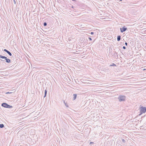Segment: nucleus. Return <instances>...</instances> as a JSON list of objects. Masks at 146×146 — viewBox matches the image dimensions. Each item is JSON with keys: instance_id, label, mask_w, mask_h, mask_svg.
<instances>
[{"instance_id": "1", "label": "nucleus", "mask_w": 146, "mask_h": 146, "mask_svg": "<svg viewBox=\"0 0 146 146\" xmlns=\"http://www.w3.org/2000/svg\"><path fill=\"white\" fill-rule=\"evenodd\" d=\"M126 97L125 96L120 95L119 96L118 99L119 102L123 101L125 100Z\"/></svg>"}, {"instance_id": "2", "label": "nucleus", "mask_w": 146, "mask_h": 146, "mask_svg": "<svg viewBox=\"0 0 146 146\" xmlns=\"http://www.w3.org/2000/svg\"><path fill=\"white\" fill-rule=\"evenodd\" d=\"M1 106L5 108H12L13 107L11 106H10L6 103H3L1 104Z\"/></svg>"}, {"instance_id": "3", "label": "nucleus", "mask_w": 146, "mask_h": 146, "mask_svg": "<svg viewBox=\"0 0 146 146\" xmlns=\"http://www.w3.org/2000/svg\"><path fill=\"white\" fill-rule=\"evenodd\" d=\"M140 113L139 115H141L143 113H144L146 112V107H141L140 108Z\"/></svg>"}, {"instance_id": "4", "label": "nucleus", "mask_w": 146, "mask_h": 146, "mask_svg": "<svg viewBox=\"0 0 146 146\" xmlns=\"http://www.w3.org/2000/svg\"><path fill=\"white\" fill-rule=\"evenodd\" d=\"M68 42L69 43H73L75 42L74 38H73L72 37H68Z\"/></svg>"}, {"instance_id": "5", "label": "nucleus", "mask_w": 146, "mask_h": 146, "mask_svg": "<svg viewBox=\"0 0 146 146\" xmlns=\"http://www.w3.org/2000/svg\"><path fill=\"white\" fill-rule=\"evenodd\" d=\"M127 29V28L125 26H124L122 27V28H120L121 32V33L125 31Z\"/></svg>"}, {"instance_id": "6", "label": "nucleus", "mask_w": 146, "mask_h": 146, "mask_svg": "<svg viewBox=\"0 0 146 146\" xmlns=\"http://www.w3.org/2000/svg\"><path fill=\"white\" fill-rule=\"evenodd\" d=\"M4 51L6 52L7 53L9 54V56H12L11 53L10 52H9V51L7 50V49H4Z\"/></svg>"}, {"instance_id": "7", "label": "nucleus", "mask_w": 146, "mask_h": 146, "mask_svg": "<svg viewBox=\"0 0 146 146\" xmlns=\"http://www.w3.org/2000/svg\"><path fill=\"white\" fill-rule=\"evenodd\" d=\"M36 42L38 44H40L42 42V40H40L39 38H37L36 39Z\"/></svg>"}, {"instance_id": "8", "label": "nucleus", "mask_w": 146, "mask_h": 146, "mask_svg": "<svg viewBox=\"0 0 146 146\" xmlns=\"http://www.w3.org/2000/svg\"><path fill=\"white\" fill-rule=\"evenodd\" d=\"M6 60V62L8 63H10L11 62V60L10 59L7 58H6V59L5 60Z\"/></svg>"}, {"instance_id": "9", "label": "nucleus", "mask_w": 146, "mask_h": 146, "mask_svg": "<svg viewBox=\"0 0 146 146\" xmlns=\"http://www.w3.org/2000/svg\"><path fill=\"white\" fill-rule=\"evenodd\" d=\"M73 95L74 96V97L73 98V100H75L76 98L77 95L76 94H73Z\"/></svg>"}, {"instance_id": "10", "label": "nucleus", "mask_w": 146, "mask_h": 146, "mask_svg": "<svg viewBox=\"0 0 146 146\" xmlns=\"http://www.w3.org/2000/svg\"><path fill=\"white\" fill-rule=\"evenodd\" d=\"M0 58L3 59H6L7 57L5 56H4L0 55Z\"/></svg>"}, {"instance_id": "11", "label": "nucleus", "mask_w": 146, "mask_h": 146, "mask_svg": "<svg viewBox=\"0 0 146 146\" xmlns=\"http://www.w3.org/2000/svg\"><path fill=\"white\" fill-rule=\"evenodd\" d=\"M0 58L3 59H6L7 57L5 56H4L0 55Z\"/></svg>"}, {"instance_id": "12", "label": "nucleus", "mask_w": 146, "mask_h": 146, "mask_svg": "<svg viewBox=\"0 0 146 146\" xmlns=\"http://www.w3.org/2000/svg\"><path fill=\"white\" fill-rule=\"evenodd\" d=\"M47 92V90H45L44 91V98L46 96Z\"/></svg>"}, {"instance_id": "13", "label": "nucleus", "mask_w": 146, "mask_h": 146, "mask_svg": "<svg viewBox=\"0 0 146 146\" xmlns=\"http://www.w3.org/2000/svg\"><path fill=\"white\" fill-rule=\"evenodd\" d=\"M116 66V64L114 63H113L112 64L110 65V66Z\"/></svg>"}, {"instance_id": "14", "label": "nucleus", "mask_w": 146, "mask_h": 146, "mask_svg": "<svg viewBox=\"0 0 146 146\" xmlns=\"http://www.w3.org/2000/svg\"><path fill=\"white\" fill-rule=\"evenodd\" d=\"M4 127V125L3 124H0V127L1 128H2L3 127Z\"/></svg>"}, {"instance_id": "15", "label": "nucleus", "mask_w": 146, "mask_h": 146, "mask_svg": "<svg viewBox=\"0 0 146 146\" xmlns=\"http://www.w3.org/2000/svg\"><path fill=\"white\" fill-rule=\"evenodd\" d=\"M121 37H117V40L118 41H119L121 39Z\"/></svg>"}, {"instance_id": "16", "label": "nucleus", "mask_w": 146, "mask_h": 146, "mask_svg": "<svg viewBox=\"0 0 146 146\" xmlns=\"http://www.w3.org/2000/svg\"><path fill=\"white\" fill-rule=\"evenodd\" d=\"M47 25V23L46 22H44L43 23V25L44 26H46Z\"/></svg>"}, {"instance_id": "17", "label": "nucleus", "mask_w": 146, "mask_h": 146, "mask_svg": "<svg viewBox=\"0 0 146 146\" xmlns=\"http://www.w3.org/2000/svg\"><path fill=\"white\" fill-rule=\"evenodd\" d=\"M122 141L123 142V143H125V140L123 139H122Z\"/></svg>"}, {"instance_id": "18", "label": "nucleus", "mask_w": 146, "mask_h": 146, "mask_svg": "<svg viewBox=\"0 0 146 146\" xmlns=\"http://www.w3.org/2000/svg\"><path fill=\"white\" fill-rule=\"evenodd\" d=\"M89 34H90L92 35H93V34H94V33L93 32H91V33H89Z\"/></svg>"}, {"instance_id": "19", "label": "nucleus", "mask_w": 146, "mask_h": 146, "mask_svg": "<svg viewBox=\"0 0 146 146\" xmlns=\"http://www.w3.org/2000/svg\"><path fill=\"white\" fill-rule=\"evenodd\" d=\"M123 49H126V47H125V46H123Z\"/></svg>"}, {"instance_id": "20", "label": "nucleus", "mask_w": 146, "mask_h": 146, "mask_svg": "<svg viewBox=\"0 0 146 146\" xmlns=\"http://www.w3.org/2000/svg\"><path fill=\"white\" fill-rule=\"evenodd\" d=\"M13 1L15 4H16V2L15 0H13Z\"/></svg>"}, {"instance_id": "21", "label": "nucleus", "mask_w": 146, "mask_h": 146, "mask_svg": "<svg viewBox=\"0 0 146 146\" xmlns=\"http://www.w3.org/2000/svg\"><path fill=\"white\" fill-rule=\"evenodd\" d=\"M65 106L67 107H68V106L67 104H65Z\"/></svg>"}, {"instance_id": "22", "label": "nucleus", "mask_w": 146, "mask_h": 146, "mask_svg": "<svg viewBox=\"0 0 146 146\" xmlns=\"http://www.w3.org/2000/svg\"><path fill=\"white\" fill-rule=\"evenodd\" d=\"M89 40H92V39L90 37H89Z\"/></svg>"}, {"instance_id": "23", "label": "nucleus", "mask_w": 146, "mask_h": 146, "mask_svg": "<svg viewBox=\"0 0 146 146\" xmlns=\"http://www.w3.org/2000/svg\"><path fill=\"white\" fill-rule=\"evenodd\" d=\"M125 44L126 45V46H127V42H125Z\"/></svg>"}, {"instance_id": "24", "label": "nucleus", "mask_w": 146, "mask_h": 146, "mask_svg": "<svg viewBox=\"0 0 146 146\" xmlns=\"http://www.w3.org/2000/svg\"><path fill=\"white\" fill-rule=\"evenodd\" d=\"M10 93H11V92H7L6 93V94H10Z\"/></svg>"}, {"instance_id": "25", "label": "nucleus", "mask_w": 146, "mask_h": 146, "mask_svg": "<svg viewBox=\"0 0 146 146\" xmlns=\"http://www.w3.org/2000/svg\"><path fill=\"white\" fill-rule=\"evenodd\" d=\"M0 60H1V61H5V60H3L2 59H0Z\"/></svg>"}, {"instance_id": "26", "label": "nucleus", "mask_w": 146, "mask_h": 146, "mask_svg": "<svg viewBox=\"0 0 146 146\" xmlns=\"http://www.w3.org/2000/svg\"><path fill=\"white\" fill-rule=\"evenodd\" d=\"M117 36L119 37V36H121L120 35H118Z\"/></svg>"}, {"instance_id": "27", "label": "nucleus", "mask_w": 146, "mask_h": 146, "mask_svg": "<svg viewBox=\"0 0 146 146\" xmlns=\"http://www.w3.org/2000/svg\"><path fill=\"white\" fill-rule=\"evenodd\" d=\"M93 143V142H90V143Z\"/></svg>"}, {"instance_id": "28", "label": "nucleus", "mask_w": 146, "mask_h": 146, "mask_svg": "<svg viewBox=\"0 0 146 146\" xmlns=\"http://www.w3.org/2000/svg\"><path fill=\"white\" fill-rule=\"evenodd\" d=\"M64 103L65 104H66V103H65V101H64Z\"/></svg>"}, {"instance_id": "29", "label": "nucleus", "mask_w": 146, "mask_h": 146, "mask_svg": "<svg viewBox=\"0 0 146 146\" xmlns=\"http://www.w3.org/2000/svg\"><path fill=\"white\" fill-rule=\"evenodd\" d=\"M72 0V1H75V0Z\"/></svg>"}, {"instance_id": "30", "label": "nucleus", "mask_w": 146, "mask_h": 146, "mask_svg": "<svg viewBox=\"0 0 146 146\" xmlns=\"http://www.w3.org/2000/svg\"><path fill=\"white\" fill-rule=\"evenodd\" d=\"M120 1H122V0H119Z\"/></svg>"}, {"instance_id": "31", "label": "nucleus", "mask_w": 146, "mask_h": 146, "mask_svg": "<svg viewBox=\"0 0 146 146\" xmlns=\"http://www.w3.org/2000/svg\"><path fill=\"white\" fill-rule=\"evenodd\" d=\"M145 70V69H144L143 70Z\"/></svg>"}]
</instances>
